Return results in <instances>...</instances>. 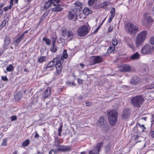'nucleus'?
<instances>
[{"label": "nucleus", "instance_id": "nucleus-38", "mask_svg": "<svg viewBox=\"0 0 154 154\" xmlns=\"http://www.w3.org/2000/svg\"><path fill=\"white\" fill-rule=\"evenodd\" d=\"M108 5L107 2H105L101 3L99 5V7L100 8H103L106 7Z\"/></svg>", "mask_w": 154, "mask_h": 154}, {"label": "nucleus", "instance_id": "nucleus-49", "mask_svg": "<svg viewBox=\"0 0 154 154\" xmlns=\"http://www.w3.org/2000/svg\"><path fill=\"white\" fill-rule=\"evenodd\" d=\"M49 12V11L47 10L46 11V12H45L42 16V17H43V18H45V17L46 16H47Z\"/></svg>", "mask_w": 154, "mask_h": 154}, {"label": "nucleus", "instance_id": "nucleus-54", "mask_svg": "<svg viewBox=\"0 0 154 154\" xmlns=\"http://www.w3.org/2000/svg\"><path fill=\"white\" fill-rule=\"evenodd\" d=\"M11 8H9V6H6L3 8V10L5 11L6 12L8 10V9H11Z\"/></svg>", "mask_w": 154, "mask_h": 154}, {"label": "nucleus", "instance_id": "nucleus-13", "mask_svg": "<svg viewBox=\"0 0 154 154\" xmlns=\"http://www.w3.org/2000/svg\"><path fill=\"white\" fill-rule=\"evenodd\" d=\"M92 61L90 63V65H94L95 64L103 62L104 60L102 57L99 56H94L91 57Z\"/></svg>", "mask_w": 154, "mask_h": 154}, {"label": "nucleus", "instance_id": "nucleus-16", "mask_svg": "<svg viewBox=\"0 0 154 154\" xmlns=\"http://www.w3.org/2000/svg\"><path fill=\"white\" fill-rule=\"evenodd\" d=\"M119 70L120 72H129L131 68L130 66L127 64H124L121 65L119 67Z\"/></svg>", "mask_w": 154, "mask_h": 154}, {"label": "nucleus", "instance_id": "nucleus-7", "mask_svg": "<svg viewBox=\"0 0 154 154\" xmlns=\"http://www.w3.org/2000/svg\"><path fill=\"white\" fill-rule=\"evenodd\" d=\"M98 122L103 130L106 132H107L109 129V127L104 117L103 116L100 117Z\"/></svg>", "mask_w": 154, "mask_h": 154}, {"label": "nucleus", "instance_id": "nucleus-59", "mask_svg": "<svg viewBox=\"0 0 154 154\" xmlns=\"http://www.w3.org/2000/svg\"><path fill=\"white\" fill-rule=\"evenodd\" d=\"M101 25H100V24L98 26V27H97V28L95 30V32H97L99 30V29H100V27L101 26Z\"/></svg>", "mask_w": 154, "mask_h": 154}, {"label": "nucleus", "instance_id": "nucleus-29", "mask_svg": "<svg viewBox=\"0 0 154 154\" xmlns=\"http://www.w3.org/2000/svg\"><path fill=\"white\" fill-rule=\"evenodd\" d=\"M22 39V38L19 36L16 39L15 38H14L13 40V42L14 43H15L16 45H18L20 44V42Z\"/></svg>", "mask_w": 154, "mask_h": 154}, {"label": "nucleus", "instance_id": "nucleus-48", "mask_svg": "<svg viewBox=\"0 0 154 154\" xmlns=\"http://www.w3.org/2000/svg\"><path fill=\"white\" fill-rule=\"evenodd\" d=\"M14 0H10L9 2L10 5L9 6V8H11L13 5V2Z\"/></svg>", "mask_w": 154, "mask_h": 154}, {"label": "nucleus", "instance_id": "nucleus-12", "mask_svg": "<svg viewBox=\"0 0 154 154\" xmlns=\"http://www.w3.org/2000/svg\"><path fill=\"white\" fill-rule=\"evenodd\" d=\"M55 66L56 70L55 75L57 76L61 73L63 68L60 60L59 59H58L56 60Z\"/></svg>", "mask_w": 154, "mask_h": 154}, {"label": "nucleus", "instance_id": "nucleus-51", "mask_svg": "<svg viewBox=\"0 0 154 154\" xmlns=\"http://www.w3.org/2000/svg\"><path fill=\"white\" fill-rule=\"evenodd\" d=\"M17 117L15 116H12L11 117V121H14L17 119Z\"/></svg>", "mask_w": 154, "mask_h": 154}, {"label": "nucleus", "instance_id": "nucleus-24", "mask_svg": "<svg viewBox=\"0 0 154 154\" xmlns=\"http://www.w3.org/2000/svg\"><path fill=\"white\" fill-rule=\"evenodd\" d=\"M83 12L84 14L86 15H88L92 12V10L88 8H84L83 10Z\"/></svg>", "mask_w": 154, "mask_h": 154}, {"label": "nucleus", "instance_id": "nucleus-32", "mask_svg": "<svg viewBox=\"0 0 154 154\" xmlns=\"http://www.w3.org/2000/svg\"><path fill=\"white\" fill-rule=\"evenodd\" d=\"M14 69V67L12 64H11L7 67L6 70L8 72H11L13 71Z\"/></svg>", "mask_w": 154, "mask_h": 154}, {"label": "nucleus", "instance_id": "nucleus-10", "mask_svg": "<svg viewBox=\"0 0 154 154\" xmlns=\"http://www.w3.org/2000/svg\"><path fill=\"white\" fill-rule=\"evenodd\" d=\"M153 51V47L152 46L146 45L142 47L141 52L143 55L151 54Z\"/></svg>", "mask_w": 154, "mask_h": 154}, {"label": "nucleus", "instance_id": "nucleus-45", "mask_svg": "<svg viewBox=\"0 0 154 154\" xmlns=\"http://www.w3.org/2000/svg\"><path fill=\"white\" fill-rule=\"evenodd\" d=\"M52 44H55L56 40L57 39V37L56 36L52 37Z\"/></svg>", "mask_w": 154, "mask_h": 154}, {"label": "nucleus", "instance_id": "nucleus-22", "mask_svg": "<svg viewBox=\"0 0 154 154\" xmlns=\"http://www.w3.org/2000/svg\"><path fill=\"white\" fill-rule=\"evenodd\" d=\"M140 57V55L139 53L136 52L130 57V58L131 60H137L139 59Z\"/></svg>", "mask_w": 154, "mask_h": 154}, {"label": "nucleus", "instance_id": "nucleus-42", "mask_svg": "<svg viewBox=\"0 0 154 154\" xmlns=\"http://www.w3.org/2000/svg\"><path fill=\"white\" fill-rule=\"evenodd\" d=\"M7 139H4L1 143V145L4 146H5L7 145Z\"/></svg>", "mask_w": 154, "mask_h": 154}, {"label": "nucleus", "instance_id": "nucleus-30", "mask_svg": "<svg viewBox=\"0 0 154 154\" xmlns=\"http://www.w3.org/2000/svg\"><path fill=\"white\" fill-rule=\"evenodd\" d=\"M115 46L111 44L108 49L107 52L108 54H110L112 53L115 50Z\"/></svg>", "mask_w": 154, "mask_h": 154}, {"label": "nucleus", "instance_id": "nucleus-5", "mask_svg": "<svg viewBox=\"0 0 154 154\" xmlns=\"http://www.w3.org/2000/svg\"><path fill=\"white\" fill-rule=\"evenodd\" d=\"M146 31L143 30L138 35L135 42V44L137 47L139 46L142 44L146 38Z\"/></svg>", "mask_w": 154, "mask_h": 154}, {"label": "nucleus", "instance_id": "nucleus-26", "mask_svg": "<svg viewBox=\"0 0 154 154\" xmlns=\"http://www.w3.org/2000/svg\"><path fill=\"white\" fill-rule=\"evenodd\" d=\"M22 94L20 92H18L14 96V98L15 100H20L22 97Z\"/></svg>", "mask_w": 154, "mask_h": 154}, {"label": "nucleus", "instance_id": "nucleus-58", "mask_svg": "<svg viewBox=\"0 0 154 154\" xmlns=\"http://www.w3.org/2000/svg\"><path fill=\"white\" fill-rule=\"evenodd\" d=\"M151 135L152 137L154 138V131L152 130L150 132Z\"/></svg>", "mask_w": 154, "mask_h": 154}, {"label": "nucleus", "instance_id": "nucleus-47", "mask_svg": "<svg viewBox=\"0 0 154 154\" xmlns=\"http://www.w3.org/2000/svg\"><path fill=\"white\" fill-rule=\"evenodd\" d=\"M99 153H97L95 150H91L89 152V154H99Z\"/></svg>", "mask_w": 154, "mask_h": 154}, {"label": "nucleus", "instance_id": "nucleus-2", "mask_svg": "<svg viewBox=\"0 0 154 154\" xmlns=\"http://www.w3.org/2000/svg\"><path fill=\"white\" fill-rule=\"evenodd\" d=\"M124 26L125 31L130 34H135L139 30L138 27L131 22H126Z\"/></svg>", "mask_w": 154, "mask_h": 154}, {"label": "nucleus", "instance_id": "nucleus-8", "mask_svg": "<svg viewBox=\"0 0 154 154\" xmlns=\"http://www.w3.org/2000/svg\"><path fill=\"white\" fill-rule=\"evenodd\" d=\"M147 13H145L143 14L144 19L142 21V24L145 26H147L149 25L151 26L153 22V20L150 16L147 17Z\"/></svg>", "mask_w": 154, "mask_h": 154}, {"label": "nucleus", "instance_id": "nucleus-52", "mask_svg": "<svg viewBox=\"0 0 154 154\" xmlns=\"http://www.w3.org/2000/svg\"><path fill=\"white\" fill-rule=\"evenodd\" d=\"M150 41L151 44L154 45V37H151L150 39Z\"/></svg>", "mask_w": 154, "mask_h": 154}, {"label": "nucleus", "instance_id": "nucleus-27", "mask_svg": "<svg viewBox=\"0 0 154 154\" xmlns=\"http://www.w3.org/2000/svg\"><path fill=\"white\" fill-rule=\"evenodd\" d=\"M46 56H42L38 58L37 62L40 63H41L46 60Z\"/></svg>", "mask_w": 154, "mask_h": 154}, {"label": "nucleus", "instance_id": "nucleus-37", "mask_svg": "<svg viewBox=\"0 0 154 154\" xmlns=\"http://www.w3.org/2000/svg\"><path fill=\"white\" fill-rule=\"evenodd\" d=\"M30 141L29 139H26L22 143L23 146L26 147L29 144Z\"/></svg>", "mask_w": 154, "mask_h": 154}, {"label": "nucleus", "instance_id": "nucleus-55", "mask_svg": "<svg viewBox=\"0 0 154 154\" xmlns=\"http://www.w3.org/2000/svg\"><path fill=\"white\" fill-rule=\"evenodd\" d=\"M61 0H52L53 3H56L57 4H58L60 3Z\"/></svg>", "mask_w": 154, "mask_h": 154}, {"label": "nucleus", "instance_id": "nucleus-33", "mask_svg": "<svg viewBox=\"0 0 154 154\" xmlns=\"http://www.w3.org/2000/svg\"><path fill=\"white\" fill-rule=\"evenodd\" d=\"M74 14L71 11H69L67 16L68 19L69 20L72 19L74 17Z\"/></svg>", "mask_w": 154, "mask_h": 154}, {"label": "nucleus", "instance_id": "nucleus-4", "mask_svg": "<svg viewBox=\"0 0 154 154\" xmlns=\"http://www.w3.org/2000/svg\"><path fill=\"white\" fill-rule=\"evenodd\" d=\"M144 99L143 97L141 95H137L132 97L131 100V103L134 106L140 108L142 105Z\"/></svg>", "mask_w": 154, "mask_h": 154}, {"label": "nucleus", "instance_id": "nucleus-62", "mask_svg": "<svg viewBox=\"0 0 154 154\" xmlns=\"http://www.w3.org/2000/svg\"><path fill=\"white\" fill-rule=\"evenodd\" d=\"M140 136L138 135H137L135 137L134 139V140H137L139 138Z\"/></svg>", "mask_w": 154, "mask_h": 154}, {"label": "nucleus", "instance_id": "nucleus-11", "mask_svg": "<svg viewBox=\"0 0 154 154\" xmlns=\"http://www.w3.org/2000/svg\"><path fill=\"white\" fill-rule=\"evenodd\" d=\"M57 59V58H54L53 60L49 62L46 66L45 65L43 68L44 71L45 72L52 70V68L55 66L56 60Z\"/></svg>", "mask_w": 154, "mask_h": 154}, {"label": "nucleus", "instance_id": "nucleus-1", "mask_svg": "<svg viewBox=\"0 0 154 154\" xmlns=\"http://www.w3.org/2000/svg\"><path fill=\"white\" fill-rule=\"evenodd\" d=\"M54 146L57 147L55 150L51 149L49 152V154H55L59 152H66L69 151L71 149L70 147L69 146H66L59 145V138L57 137L55 139Z\"/></svg>", "mask_w": 154, "mask_h": 154}, {"label": "nucleus", "instance_id": "nucleus-9", "mask_svg": "<svg viewBox=\"0 0 154 154\" xmlns=\"http://www.w3.org/2000/svg\"><path fill=\"white\" fill-rule=\"evenodd\" d=\"M51 89L50 87H47L43 90L41 93V99L42 100H44L48 98L51 94Z\"/></svg>", "mask_w": 154, "mask_h": 154}, {"label": "nucleus", "instance_id": "nucleus-50", "mask_svg": "<svg viewBox=\"0 0 154 154\" xmlns=\"http://www.w3.org/2000/svg\"><path fill=\"white\" fill-rule=\"evenodd\" d=\"M1 78L2 80L3 81H7L8 80V79L6 76H2Z\"/></svg>", "mask_w": 154, "mask_h": 154}, {"label": "nucleus", "instance_id": "nucleus-6", "mask_svg": "<svg viewBox=\"0 0 154 154\" xmlns=\"http://www.w3.org/2000/svg\"><path fill=\"white\" fill-rule=\"evenodd\" d=\"M89 31L88 27L84 25L80 27L78 29L77 33L78 35L80 37H83L86 35Z\"/></svg>", "mask_w": 154, "mask_h": 154}, {"label": "nucleus", "instance_id": "nucleus-19", "mask_svg": "<svg viewBox=\"0 0 154 154\" xmlns=\"http://www.w3.org/2000/svg\"><path fill=\"white\" fill-rule=\"evenodd\" d=\"M53 6L55 7L52 8V11L54 12L61 11L63 9V8L61 7V5H60L56 4L54 3Z\"/></svg>", "mask_w": 154, "mask_h": 154}, {"label": "nucleus", "instance_id": "nucleus-46", "mask_svg": "<svg viewBox=\"0 0 154 154\" xmlns=\"http://www.w3.org/2000/svg\"><path fill=\"white\" fill-rule=\"evenodd\" d=\"M77 81L79 85L82 84L83 80L82 79L78 78L77 79Z\"/></svg>", "mask_w": 154, "mask_h": 154}, {"label": "nucleus", "instance_id": "nucleus-25", "mask_svg": "<svg viewBox=\"0 0 154 154\" xmlns=\"http://www.w3.org/2000/svg\"><path fill=\"white\" fill-rule=\"evenodd\" d=\"M75 5V9H79V10L82 8V4L79 1H77L74 3Z\"/></svg>", "mask_w": 154, "mask_h": 154}, {"label": "nucleus", "instance_id": "nucleus-35", "mask_svg": "<svg viewBox=\"0 0 154 154\" xmlns=\"http://www.w3.org/2000/svg\"><path fill=\"white\" fill-rule=\"evenodd\" d=\"M110 16L114 17L116 14V9L114 7H112L110 11Z\"/></svg>", "mask_w": 154, "mask_h": 154}, {"label": "nucleus", "instance_id": "nucleus-31", "mask_svg": "<svg viewBox=\"0 0 154 154\" xmlns=\"http://www.w3.org/2000/svg\"><path fill=\"white\" fill-rule=\"evenodd\" d=\"M67 37L70 38V40H72L73 37V33L71 30H69L68 32Z\"/></svg>", "mask_w": 154, "mask_h": 154}, {"label": "nucleus", "instance_id": "nucleus-44", "mask_svg": "<svg viewBox=\"0 0 154 154\" xmlns=\"http://www.w3.org/2000/svg\"><path fill=\"white\" fill-rule=\"evenodd\" d=\"M67 30L66 29H63L62 30L61 32H62V35L64 36H65L66 35L67 32Z\"/></svg>", "mask_w": 154, "mask_h": 154}, {"label": "nucleus", "instance_id": "nucleus-60", "mask_svg": "<svg viewBox=\"0 0 154 154\" xmlns=\"http://www.w3.org/2000/svg\"><path fill=\"white\" fill-rule=\"evenodd\" d=\"M114 17L110 16V17L109 19L108 22L109 23H111Z\"/></svg>", "mask_w": 154, "mask_h": 154}, {"label": "nucleus", "instance_id": "nucleus-3", "mask_svg": "<svg viewBox=\"0 0 154 154\" xmlns=\"http://www.w3.org/2000/svg\"><path fill=\"white\" fill-rule=\"evenodd\" d=\"M107 117L109 122L111 125H114L117 121L118 114L115 110H111L107 113Z\"/></svg>", "mask_w": 154, "mask_h": 154}, {"label": "nucleus", "instance_id": "nucleus-20", "mask_svg": "<svg viewBox=\"0 0 154 154\" xmlns=\"http://www.w3.org/2000/svg\"><path fill=\"white\" fill-rule=\"evenodd\" d=\"M54 4V3H53L52 0H48L44 5L43 7L44 10H47L51 6V5H53Z\"/></svg>", "mask_w": 154, "mask_h": 154}, {"label": "nucleus", "instance_id": "nucleus-18", "mask_svg": "<svg viewBox=\"0 0 154 154\" xmlns=\"http://www.w3.org/2000/svg\"><path fill=\"white\" fill-rule=\"evenodd\" d=\"M11 39L8 36L5 37L4 39V49L6 50L8 48V46L10 44Z\"/></svg>", "mask_w": 154, "mask_h": 154}, {"label": "nucleus", "instance_id": "nucleus-64", "mask_svg": "<svg viewBox=\"0 0 154 154\" xmlns=\"http://www.w3.org/2000/svg\"><path fill=\"white\" fill-rule=\"evenodd\" d=\"M151 121L152 122H153L154 121V117L153 115H152V117L151 119Z\"/></svg>", "mask_w": 154, "mask_h": 154}, {"label": "nucleus", "instance_id": "nucleus-39", "mask_svg": "<svg viewBox=\"0 0 154 154\" xmlns=\"http://www.w3.org/2000/svg\"><path fill=\"white\" fill-rule=\"evenodd\" d=\"M63 125L61 124L60 126L58 129V134L59 137L61 136V132L62 131Z\"/></svg>", "mask_w": 154, "mask_h": 154}, {"label": "nucleus", "instance_id": "nucleus-53", "mask_svg": "<svg viewBox=\"0 0 154 154\" xmlns=\"http://www.w3.org/2000/svg\"><path fill=\"white\" fill-rule=\"evenodd\" d=\"M113 29V26L111 25L110 26L109 28L108 31L109 32H111Z\"/></svg>", "mask_w": 154, "mask_h": 154}, {"label": "nucleus", "instance_id": "nucleus-21", "mask_svg": "<svg viewBox=\"0 0 154 154\" xmlns=\"http://www.w3.org/2000/svg\"><path fill=\"white\" fill-rule=\"evenodd\" d=\"M103 142H101L97 144L94 147V149L95 151L99 153V152L103 145Z\"/></svg>", "mask_w": 154, "mask_h": 154}, {"label": "nucleus", "instance_id": "nucleus-34", "mask_svg": "<svg viewBox=\"0 0 154 154\" xmlns=\"http://www.w3.org/2000/svg\"><path fill=\"white\" fill-rule=\"evenodd\" d=\"M128 46L132 50L134 51H135V47L134 46V44L133 43H128L127 44Z\"/></svg>", "mask_w": 154, "mask_h": 154}, {"label": "nucleus", "instance_id": "nucleus-57", "mask_svg": "<svg viewBox=\"0 0 154 154\" xmlns=\"http://www.w3.org/2000/svg\"><path fill=\"white\" fill-rule=\"evenodd\" d=\"M85 104L87 106H90L91 105L92 103L91 102H86Z\"/></svg>", "mask_w": 154, "mask_h": 154}, {"label": "nucleus", "instance_id": "nucleus-63", "mask_svg": "<svg viewBox=\"0 0 154 154\" xmlns=\"http://www.w3.org/2000/svg\"><path fill=\"white\" fill-rule=\"evenodd\" d=\"M3 13V11L2 9H0V16L2 15Z\"/></svg>", "mask_w": 154, "mask_h": 154}, {"label": "nucleus", "instance_id": "nucleus-15", "mask_svg": "<svg viewBox=\"0 0 154 154\" xmlns=\"http://www.w3.org/2000/svg\"><path fill=\"white\" fill-rule=\"evenodd\" d=\"M134 128V131L136 130V131L138 133L143 132L146 129L144 125H141L139 123L136 124Z\"/></svg>", "mask_w": 154, "mask_h": 154}, {"label": "nucleus", "instance_id": "nucleus-43", "mask_svg": "<svg viewBox=\"0 0 154 154\" xmlns=\"http://www.w3.org/2000/svg\"><path fill=\"white\" fill-rule=\"evenodd\" d=\"M97 0H89L88 2V4L89 6L92 5Z\"/></svg>", "mask_w": 154, "mask_h": 154}, {"label": "nucleus", "instance_id": "nucleus-17", "mask_svg": "<svg viewBox=\"0 0 154 154\" xmlns=\"http://www.w3.org/2000/svg\"><path fill=\"white\" fill-rule=\"evenodd\" d=\"M131 109L130 108H125L123 111L122 117L123 119H126L130 115Z\"/></svg>", "mask_w": 154, "mask_h": 154}, {"label": "nucleus", "instance_id": "nucleus-36", "mask_svg": "<svg viewBox=\"0 0 154 154\" xmlns=\"http://www.w3.org/2000/svg\"><path fill=\"white\" fill-rule=\"evenodd\" d=\"M43 41H45L46 44L48 45H49L51 44V40L48 38H47L45 37H43L42 38Z\"/></svg>", "mask_w": 154, "mask_h": 154}, {"label": "nucleus", "instance_id": "nucleus-61", "mask_svg": "<svg viewBox=\"0 0 154 154\" xmlns=\"http://www.w3.org/2000/svg\"><path fill=\"white\" fill-rule=\"evenodd\" d=\"M44 18H43L42 16L39 21V23H40L43 21V20L44 19Z\"/></svg>", "mask_w": 154, "mask_h": 154}, {"label": "nucleus", "instance_id": "nucleus-56", "mask_svg": "<svg viewBox=\"0 0 154 154\" xmlns=\"http://www.w3.org/2000/svg\"><path fill=\"white\" fill-rule=\"evenodd\" d=\"M149 87L148 88L149 89H152L154 88V84H150L149 85Z\"/></svg>", "mask_w": 154, "mask_h": 154}, {"label": "nucleus", "instance_id": "nucleus-23", "mask_svg": "<svg viewBox=\"0 0 154 154\" xmlns=\"http://www.w3.org/2000/svg\"><path fill=\"white\" fill-rule=\"evenodd\" d=\"M68 54L67 53V51L66 49H64L63 52L62 56L61 57L60 61L62 60L63 59H66L68 58Z\"/></svg>", "mask_w": 154, "mask_h": 154}, {"label": "nucleus", "instance_id": "nucleus-28", "mask_svg": "<svg viewBox=\"0 0 154 154\" xmlns=\"http://www.w3.org/2000/svg\"><path fill=\"white\" fill-rule=\"evenodd\" d=\"M57 50V47L55 45V44H52V46L50 48V51L53 53H55Z\"/></svg>", "mask_w": 154, "mask_h": 154}, {"label": "nucleus", "instance_id": "nucleus-14", "mask_svg": "<svg viewBox=\"0 0 154 154\" xmlns=\"http://www.w3.org/2000/svg\"><path fill=\"white\" fill-rule=\"evenodd\" d=\"M140 81V78L137 75H135L132 77L130 83L131 85H137L139 84Z\"/></svg>", "mask_w": 154, "mask_h": 154}, {"label": "nucleus", "instance_id": "nucleus-40", "mask_svg": "<svg viewBox=\"0 0 154 154\" xmlns=\"http://www.w3.org/2000/svg\"><path fill=\"white\" fill-rule=\"evenodd\" d=\"M112 45L115 46L118 44V41L116 38L115 37H114L112 39Z\"/></svg>", "mask_w": 154, "mask_h": 154}, {"label": "nucleus", "instance_id": "nucleus-41", "mask_svg": "<svg viewBox=\"0 0 154 154\" xmlns=\"http://www.w3.org/2000/svg\"><path fill=\"white\" fill-rule=\"evenodd\" d=\"M7 21L6 20H4L2 23L0 25V29H1L4 27L6 24Z\"/></svg>", "mask_w": 154, "mask_h": 154}]
</instances>
